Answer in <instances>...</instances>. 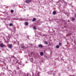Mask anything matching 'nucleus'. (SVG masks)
<instances>
[{
  "instance_id": "dca6fc26",
  "label": "nucleus",
  "mask_w": 76,
  "mask_h": 76,
  "mask_svg": "<svg viewBox=\"0 0 76 76\" xmlns=\"http://www.w3.org/2000/svg\"><path fill=\"white\" fill-rule=\"evenodd\" d=\"M33 29H37V28H36V27H35V26H33Z\"/></svg>"
},
{
  "instance_id": "aec40b11",
  "label": "nucleus",
  "mask_w": 76,
  "mask_h": 76,
  "mask_svg": "<svg viewBox=\"0 0 76 76\" xmlns=\"http://www.w3.org/2000/svg\"><path fill=\"white\" fill-rule=\"evenodd\" d=\"M33 53H34V52H31V55H32V54H33Z\"/></svg>"
},
{
  "instance_id": "423d86ee",
  "label": "nucleus",
  "mask_w": 76,
  "mask_h": 76,
  "mask_svg": "<svg viewBox=\"0 0 76 76\" xmlns=\"http://www.w3.org/2000/svg\"><path fill=\"white\" fill-rule=\"evenodd\" d=\"M40 56H43V55H44V53H43V52H40Z\"/></svg>"
},
{
  "instance_id": "f3484780",
  "label": "nucleus",
  "mask_w": 76,
  "mask_h": 76,
  "mask_svg": "<svg viewBox=\"0 0 76 76\" xmlns=\"http://www.w3.org/2000/svg\"><path fill=\"white\" fill-rule=\"evenodd\" d=\"M75 20V19L74 18H73L72 19V21H74Z\"/></svg>"
},
{
  "instance_id": "2eb2a0df",
  "label": "nucleus",
  "mask_w": 76,
  "mask_h": 76,
  "mask_svg": "<svg viewBox=\"0 0 76 76\" xmlns=\"http://www.w3.org/2000/svg\"><path fill=\"white\" fill-rule=\"evenodd\" d=\"M11 13H13V12H14V11L13 10H11Z\"/></svg>"
},
{
  "instance_id": "7ed1b4c3",
  "label": "nucleus",
  "mask_w": 76,
  "mask_h": 76,
  "mask_svg": "<svg viewBox=\"0 0 76 76\" xmlns=\"http://www.w3.org/2000/svg\"><path fill=\"white\" fill-rule=\"evenodd\" d=\"M12 44H9L8 45V47L10 48H12Z\"/></svg>"
},
{
  "instance_id": "4be33fe9",
  "label": "nucleus",
  "mask_w": 76,
  "mask_h": 76,
  "mask_svg": "<svg viewBox=\"0 0 76 76\" xmlns=\"http://www.w3.org/2000/svg\"><path fill=\"white\" fill-rule=\"evenodd\" d=\"M31 59L32 60H33V59H32V58H31Z\"/></svg>"
},
{
  "instance_id": "20e7f679",
  "label": "nucleus",
  "mask_w": 76,
  "mask_h": 76,
  "mask_svg": "<svg viewBox=\"0 0 76 76\" xmlns=\"http://www.w3.org/2000/svg\"><path fill=\"white\" fill-rule=\"evenodd\" d=\"M39 47H40V48H42L43 47V45L41 44L39 45Z\"/></svg>"
},
{
  "instance_id": "6e6552de",
  "label": "nucleus",
  "mask_w": 76,
  "mask_h": 76,
  "mask_svg": "<svg viewBox=\"0 0 76 76\" xmlns=\"http://www.w3.org/2000/svg\"><path fill=\"white\" fill-rule=\"evenodd\" d=\"M53 15H56V11H54L53 12Z\"/></svg>"
},
{
  "instance_id": "9b49d317",
  "label": "nucleus",
  "mask_w": 76,
  "mask_h": 76,
  "mask_svg": "<svg viewBox=\"0 0 76 76\" xmlns=\"http://www.w3.org/2000/svg\"><path fill=\"white\" fill-rule=\"evenodd\" d=\"M62 45V44L60 42L59 43V46H61Z\"/></svg>"
},
{
  "instance_id": "1a4fd4ad",
  "label": "nucleus",
  "mask_w": 76,
  "mask_h": 76,
  "mask_svg": "<svg viewBox=\"0 0 76 76\" xmlns=\"http://www.w3.org/2000/svg\"><path fill=\"white\" fill-rule=\"evenodd\" d=\"M25 25H26V26H27V25H28V22H26L25 23Z\"/></svg>"
},
{
  "instance_id": "f03ea898",
  "label": "nucleus",
  "mask_w": 76,
  "mask_h": 76,
  "mask_svg": "<svg viewBox=\"0 0 76 76\" xmlns=\"http://www.w3.org/2000/svg\"><path fill=\"white\" fill-rule=\"evenodd\" d=\"M32 1L31 0H26V3H29L30 2H31Z\"/></svg>"
},
{
  "instance_id": "a211bd4d",
  "label": "nucleus",
  "mask_w": 76,
  "mask_h": 76,
  "mask_svg": "<svg viewBox=\"0 0 76 76\" xmlns=\"http://www.w3.org/2000/svg\"><path fill=\"white\" fill-rule=\"evenodd\" d=\"M14 31H16V28L15 27H14Z\"/></svg>"
},
{
  "instance_id": "f257e3e1",
  "label": "nucleus",
  "mask_w": 76,
  "mask_h": 76,
  "mask_svg": "<svg viewBox=\"0 0 76 76\" xmlns=\"http://www.w3.org/2000/svg\"><path fill=\"white\" fill-rule=\"evenodd\" d=\"M4 46H5V45L3 43H1L0 44V47L1 48H3Z\"/></svg>"
},
{
  "instance_id": "0eeeda50",
  "label": "nucleus",
  "mask_w": 76,
  "mask_h": 76,
  "mask_svg": "<svg viewBox=\"0 0 76 76\" xmlns=\"http://www.w3.org/2000/svg\"><path fill=\"white\" fill-rule=\"evenodd\" d=\"M21 48L24 49L25 48H26V47H25V46L23 45H21Z\"/></svg>"
},
{
  "instance_id": "b1692460",
  "label": "nucleus",
  "mask_w": 76,
  "mask_h": 76,
  "mask_svg": "<svg viewBox=\"0 0 76 76\" xmlns=\"http://www.w3.org/2000/svg\"><path fill=\"white\" fill-rule=\"evenodd\" d=\"M31 61V62H32V61Z\"/></svg>"
},
{
  "instance_id": "393cba45",
  "label": "nucleus",
  "mask_w": 76,
  "mask_h": 76,
  "mask_svg": "<svg viewBox=\"0 0 76 76\" xmlns=\"http://www.w3.org/2000/svg\"><path fill=\"white\" fill-rule=\"evenodd\" d=\"M15 42H14V44H15Z\"/></svg>"
},
{
  "instance_id": "a878e982",
  "label": "nucleus",
  "mask_w": 76,
  "mask_h": 76,
  "mask_svg": "<svg viewBox=\"0 0 76 76\" xmlns=\"http://www.w3.org/2000/svg\"><path fill=\"white\" fill-rule=\"evenodd\" d=\"M53 75H54V74Z\"/></svg>"
},
{
  "instance_id": "f8f14e48",
  "label": "nucleus",
  "mask_w": 76,
  "mask_h": 76,
  "mask_svg": "<svg viewBox=\"0 0 76 76\" xmlns=\"http://www.w3.org/2000/svg\"><path fill=\"white\" fill-rule=\"evenodd\" d=\"M44 44H48V42H47V41H45V42H44Z\"/></svg>"
},
{
  "instance_id": "bb28decb",
  "label": "nucleus",
  "mask_w": 76,
  "mask_h": 76,
  "mask_svg": "<svg viewBox=\"0 0 76 76\" xmlns=\"http://www.w3.org/2000/svg\"><path fill=\"white\" fill-rule=\"evenodd\" d=\"M52 1H53V0H52Z\"/></svg>"
},
{
  "instance_id": "ddd939ff",
  "label": "nucleus",
  "mask_w": 76,
  "mask_h": 76,
  "mask_svg": "<svg viewBox=\"0 0 76 76\" xmlns=\"http://www.w3.org/2000/svg\"><path fill=\"white\" fill-rule=\"evenodd\" d=\"M59 47H60V46H59V45H56V48H58Z\"/></svg>"
},
{
  "instance_id": "5701e85b",
  "label": "nucleus",
  "mask_w": 76,
  "mask_h": 76,
  "mask_svg": "<svg viewBox=\"0 0 76 76\" xmlns=\"http://www.w3.org/2000/svg\"><path fill=\"white\" fill-rule=\"evenodd\" d=\"M75 17H76V15H75Z\"/></svg>"
},
{
  "instance_id": "4468645a",
  "label": "nucleus",
  "mask_w": 76,
  "mask_h": 76,
  "mask_svg": "<svg viewBox=\"0 0 76 76\" xmlns=\"http://www.w3.org/2000/svg\"><path fill=\"white\" fill-rule=\"evenodd\" d=\"M9 25L10 26H13V24H12V23H10V24Z\"/></svg>"
},
{
  "instance_id": "6ab92c4d",
  "label": "nucleus",
  "mask_w": 76,
  "mask_h": 76,
  "mask_svg": "<svg viewBox=\"0 0 76 76\" xmlns=\"http://www.w3.org/2000/svg\"><path fill=\"white\" fill-rule=\"evenodd\" d=\"M30 45H31V47H32V46H33V44H30Z\"/></svg>"
},
{
  "instance_id": "412c9836",
  "label": "nucleus",
  "mask_w": 76,
  "mask_h": 76,
  "mask_svg": "<svg viewBox=\"0 0 76 76\" xmlns=\"http://www.w3.org/2000/svg\"><path fill=\"white\" fill-rule=\"evenodd\" d=\"M17 69H18V70H19V69H20V68H19V67H18Z\"/></svg>"
},
{
  "instance_id": "39448f33",
  "label": "nucleus",
  "mask_w": 76,
  "mask_h": 76,
  "mask_svg": "<svg viewBox=\"0 0 76 76\" xmlns=\"http://www.w3.org/2000/svg\"><path fill=\"white\" fill-rule=\"evenodd\" d=\"M37 20V19L35 18H33V20H32V22H34V21H36Z\"/></svg>"
},
{
  "instance_id": "9d476101",
  "label": "nucleus",
  "mask_w": 76,
  "mask_h": 76,
  "mask_svg": "<svg viewBox=\"0 0 76 76\" xmlns=\"http://www.w3.org/2000/svg\"><path fill=\"white\" fill-rule=\"evenodd\" d=\"M68 36H69V37H70V36L72 35V34L71 33H69L68 34Z\"/></svg>"
}]
</instances>
